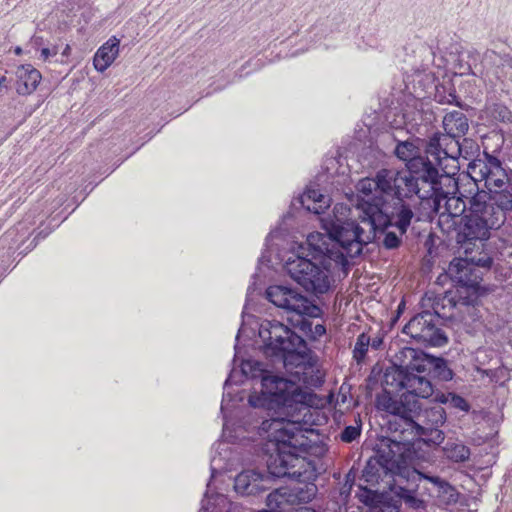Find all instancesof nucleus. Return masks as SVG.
Masks as SVG:
<instances>
[{
	"label": "nucleus",
	"instance_id": "nucleus-15",
	"mask_svg": "<svg viewBox=\"0 0 512 512\" xmlns=\"http://www.w3.org/2000/svg\"><path fill=\"white\" fill-rule=\"evenodd\" d=\"M438 178L434 179L433 194L428 198H420L429 209L436 213L448 214L452 217L462 215L466 209V203L463 199L456 196L448 197L441 189Z\"/></svg>",
	"mask_w": 512,
	"mask_h": 512
},
{
	"label": "nucleus",
	"instance_id": "nucleus-33",
	"mask_svg": "<svg viewBox=\"0 0 512 512\" xmlns=\"http://www.w3.org/2000/svg\"><path fill=\"white\" fill-rule=\"evenodd\" d=\"M449 400H450V405L454 408H458L462 411H468L469 410V404L467 403V401L457 395V394H454V393H449Z\"/></svg>",
	"mask_w": 512,
	"mask_h": 512
},
{
	"label": "nucleus",
	"instance_id": "nucleus-18",
	"mask_svg": "<svg viewBox=\"0 0 512 512\" xmlns=\"http://www.w3.org/2000/svg\"><path fill=\"white\" fill-rule=\"evenodd\" d=\"M406 445L398 440L387 438L382 440L378 456L379 463L389 471L398 469L404 462Z\"/></svg>",
	"mask_w": 512,
	"mask_h": 512
},
{
	"label": "nucleus",
	"instance_id": "nucleus-9",
	"mask_svg": "<svg viewBox=\"0 0 512 512\" xmlns=\"http://www.w3.org/2000/svg\"><path fill=\"white\" fill-rule=\"evenodd\" d=\"M266 298L275 306L301 316L319 317L321 310L297 290L273 285L267 288Z\"/></svg>",
	"mask_w": 512,
	"mask_h": 512
},
{
	"label": "nucleus",
	"instance_id": "nucleus-22",
	"mask_svg": "<svg viewBox=\"0 0 512 512\" xmlns=\"http://www.w3.org/2000/svg\"><path fill=\"white\" fill-rule=\"evenodd\" d=\"M443 127L446 133L458 139L467 133L469 129L468 119L463 113L453 111L444 116Z\"/></svg>",
	"mask_w": 512,
	"mask_h": 512
},
{
	"label": "nucleus",
	"instance_id": "nucleus-40",
	"mask_svg": "<svg viewBox=\"0 0 512 512\" xmlns=\"http://www.w3.org/2000/svg\"><path fill=\"white\" fill-rule=\"evenodd\" d=\"M455 100H456V96L454 94L450 93L448 98L445 101L443 99H439L438 101L440 103L452 104V103H454Z\"/></svg>",
	"mask_w": 512,
	"mask_h": 512
},
{
	"label": "nucleus",
	"instance_id": "nucleus-25",
	"mask_svg": "<svg viewBox=\"0 0 512 512\" xmlns=\"http://www.w3.org/2000/svg\"><path fill=\"white\" fill-rule=\"evenodd\" d=\"M445 456L454 462H465L470 458V449L460 442L449 441L443 448Z\"/></svg>",
	"mask_w": 512,
	"mask_h": 512
},
{
	"label": "nucleus",
	"instance_id": "nucleus-29",
	"mask_svg": "<svg viewBox=\"0 0 512 512\" xmlns=\"http://www.w3.org/2000/svg\"><path fill=\"white\" fill-rule=\"evenodd\" d=\"M433 374L442 381H449L453 378V372L443 359H436L433 364Z\"/></svg>",
	"mask_w": 512,
	"mask_h": 512
},
{
	"label": "nucleus",
	"instance_id": "nucleus-23",
	"mask_svg": "<svg viewBox=\"0 0 512 512\" xmlns=\"http://www.w3.org/2000/svg\"><path fill=\"white\" fill-rule=\"evenodd\" d=\"M488 194L490 196V203L497 210L496 218L500 219L501 216L505 221L507 212L512 210V192L509 190V187H505L502 190H493Z\"/></svg>",
	"mask_w": 512,
	"mask_h": 512
},
{
	"label": "nucleus",
	"instance_id": "nucleus-26",
	"mask_svg": "<svg viewBox=\"0 0 512 512\" xmlns=\"http://www.w3.org/2000/svg\"><path fill=\"white\" fill-rule=\"evenodd\" d=\"M288 502L289 494L287 490L276 489L267 496L266 505L268 510H261V512H281Z\"/></svg>",
	"mask_w": 512,
	"mask_h": 512
},
{
	"label": "nucleus",
	"instance_id": "nucleus-17",
	"mask_svg": "<svg viewBox=\"0 0 512 512\" xmlns=\"http://www.w3.org/2000/svg\"><path fill=\"white\" fill-rule=\"evenodd\" d=\"M407 426L417 429L420 435H427L429 430L439 428L446 421L445 410L441 406H434L421 412L418 410L413 421L401 419Z\"/></svg>",
	"mask_w": 512,
	"mask_h": 512
},
{
	"label": "nucleus",
	"instance_id": "nucleus-39",
	"mask_svg": "<svg viewBox=\"0 0 512 512\" xmlns=\"http://www.w3.org/2000/svg\"><path fill=\"white\" fill-rule=\"evenodd\" d=\"M56 53H57L56 51L51 53V51L48 48H43L41 50V58L43 60H47L51 55H56Z\"/></svg>",
	"mask_w": 512,
	"mask_h": 512
},
{
	"label": "nucleus",
	"instance_id": "nucleus-36",
	"mask_svg": "<svg viewBox=\"0 0 512 512\" xmlns=\"http://www.w3.org/2000/svg\"><path fill=\"white\" fill-rule=\"evenodd\" d=\"M326 333V328L322 324H315L313 325V329L311 330V336L310 338L312 340H317L320 337H322Z\"/></svg>",
	"mask_w": 512,
	"mask_h": 512
},
{
	"label": "nucleus",
	"instance_id": "nucleus-20",
	"mask_svg": "<svg viewBox=\"0 0 512 512\" xmlns=\"http://www.w3.org/2000/svg\"><path fill=\"white\" fill-rule=\"evenodd\" d=\"M120 39L116 36L110 37L98 48L93 58V66L103 73L107 70L119 55Z\"/></svg>",
	"mask_w": 512,
	"mask_h": 512
},
{
	"label": "nucleus",
	"instance_id": "nucleus-3",
	"mask_svg": "<svg viewBox=\"0 0 512 512\" xmlns=\"http://www.w3.org/2000/svg\"><path fill=\"white\" fill-rule=\"evenodd\" d=\"M321 222L326 233H310L306 246L300 245L297 253L284 266L294 281L315 294H323L330 289L333 264L344 266L348 257L357 256L348 254L347 245L340 239L341 233L346 230L342 217L328 216Z\"/></svg>",
	"mask_w": 512,
	"mask_h": 512
},
{
	"label": "nucleus",
	"instance_id": "nucleus-19",
	"mask_svg": "<svg viewBox=\"0 0 512 512\" xmlns=\"http://www.w3.org/2000/svg\"><path fill=\"white\" fill-rule=\"evenodd\" d=\"M16 92L19 95L32 94L41 81L40 72L30 64L21 65L16 72Z\"/></svg>",
	"mask_w": 512,
	"mask_h": 512
},
{
	"label": "nucleus",
	"instance_id": "nucleus-43",
	"mask_svg": "<svg viewBox=\"0 0 512 512\" xmlns=\"http://www.w3.org/2000/svg\"><path fill=\"white\" fill-rule=\"evenodd\" d=\"M297 512H315L314 510L310 509V508H302L300 509L299 511Z\"/></svg>",
	"mask_w": 512,
	"mask_h": 512
},
{
	"label": "nucleus",
	"instance_id": "nucleus-41",
	"mask_svg": "<svg viewBox=\"0 0 512 512\" xmlns=\"http://www.w3.org/2000/svg\"><path fill=\"white\" fill-rule=\"evenodd\" d=\"M370 344H371L372 348L378 349L382 344V339L378 338V337L374 338Z\"/></svg>",
	"mask_w": 512,
	"mask_h": 512
},
{
	"label": "nucleus",
	"instance_id": "nucleus-45",
	"mask_svg": "<svg viewBox=\"0 0 512 512\" xmlns=\"http://www.w3.org/2000/svg\"><path fill=\"white\" fill-rule=\"evenodd\" d=\"M0 80H1V84H2L6 81V77H2V78H0Z\"/></svg>",
	"mask_w": 512,
	"mask_h": 512
},
{
	"label": "nucleus",
	"instance_id": "nucleus-42",
	"mask_svg": "<svg viewBox=\"0 0 512 512\" xmlns=\"http://www.w3.org/2000/svg\"><path fill=\"white\" fill-rule=\"evenodd\" d=\"M308 492L311 494V495H314L315 492H316V487L314 485H312L311 487H308Z\"/></svg>",
	"mask_w": 512,
	"mask_h": 512
},
{
	"label": "nucleus",
	"instance_id": "nucleus-12",
	"mask_svg": "<svg viewBox=\"0 0 512 512\" xmlns=\"http://www.w3.org/2000/svg\"><path fill=\"white\" fill-rule=\"evenodd\" d=\"M420 149L414 141L399 142L395 148L396 156L403 161L407 162L406 171L419 176L423 180L434 183V179L439 176L437 168L434 166L432 160L425 159L419 156Z\"/></svg>",
	"mask_w": 512,
	"mask_h": 512
},
{
	"label": "nucleus",
	"instance_id": "nucleus-4",
	"mask_svg": "<svg viewBox=\"0 0 512 512\" xmlns=\"http://www.w3.org/2000/svg\"><path fill=\"white\" fill-rule=\"evenodd\" d=\"M401 355L410 359V362L401 364L394 373H386L385 382L387 385H393L395 381V388L404 389L405 392L399 399L385 392L378 397L377 406L400 419L413 421L420 409L417 398L432 396L433 386L425 376L420 375L426 371V366L415 349L406 347L401 351Z\"/></svg>",
	"mask_w": 512,
	"mask_h": 512
},
{
	"label": "nucleus",
	"instance_id": "nucleus-1",
	"mask_svg": "<svg viewBox=\"0 0 512 512\" xmlns=\"http://www.w3.org/2000/svg\"><path fill=\"white\" fill-rule=\"evenodd\" d=\"M356 189V210L362 225L346 219L350 212L347 206L336 204L333 209L334 215L343 218V228L346 230L341 233L340 239L347 245L345 247L350 255H359L363 246L372 242L377 232H383L390 224L385 196L402 199L416 195L420 199L428 198L434 193L431 182L404 169L395 168H383L377 171L374 178L359 180Z\"/></svg>",
	"mask_w": 512,
	"mask_h": 512
},
{
	"label": "nucleus",
	"instance_id": "nucleus-47",
	"mask_svg": "<svg viewBox=\"0 0 512 512\" xmlns=\"http://www.w3.org/2000/svg\"><path fill=\"white\" fill-rule=\"evenodd\" d=\"M259 512H261V511H259Z\"/></svg>",
	"mask_w": 512,
	"mask_h": 512
},
{
	"label": "nucleus",
	"instance_id": "nucleus-35",
	"mask_svg": "<svg viewBox=\"0 0 512 512\" xmlns=\"http://www.w3.org/2000/svg\"><path fill=\"white\" fill-rule=\"evenodd\" d=\"M426 436L429 437V440L435 444H440L444 440V433L438 428L429 430Z\"/></svg>",
	"mask_w": 512,
	"mask_h": 512
},
{
	"label": "nucleus",
	"instance_id": "nucleus-11",
	"mask_svg": "<svg viewBox=\"0 0 512 512\" xmlns=\"http://www.w3.org/2000/svg\"><path fill=\"white\" fill-rule=\"evenodd\" d=\"M438 318L429 311L414 316L403 328V333L417 341L433 346L447 343V337L436 326Z\"/></svg>",
	"mask_w": 512,
	"mask_h": 512
},
{
	"label": "nucleus",
	"instance_id": "nucleus-27",
	"mask_svg": "<svg viewBox=\"0 0 512 512\" xmlns=\"http://www.w3.org/2000/svg\"><path fill=\"white\" fill-rule=\"evenodd\" d=\"M231 503L226 496L216 494L210 499L203 501L200 512H231Z\"/></svg>",
	"mask_w": 512,
	"mask_h": 512
},
{
	"label": "nucleus",
	"instance_id": "nucleus-44",
	"mask_svg": "<svg viewBox=\"0 0 512 512\" xmlns=\"http://www.w3.org/2000/svg\"><path fill=\"white\" fill-rule=\"evenodd\" d=\"M15 54H16V55H20V54H22V49H21L20 47H16V48H15Z\"/></svg>",
	"mask_w": 512,
	"mask_h": 512
},
{
	"label": "nucleus",
	"instance_id": "nucleus-13",
	"mask_svg": "<svg viewBox=\"0 0 512 512\" xmlns=\"http://www.w3.org/2000/svg\"><path fill=\"white\" fill-rule=\"evenodd\" d=\"M426 153L433 158L436 165L443 168V161H457L461 153L459 141L448 133H435L429 138L426 145Z\"/></svg>",
	"mask_w": 512,
	"mask_h": 512
},
{
	"label": "nucleus",
	"instance_id": "nucleus-5",
	"mask_svg": "<svg viewBox=\"0 0 512 512\" xmlns=\"http://www.w3.org/2000/svg\"><path fill=\"white\" fill-rule=\"evenodd\" d=\"M241 371L246 377L261 378V393H252L249 395L248 402L252 407L260 408L267 407L268 409H276L277 417L266 420L262 423V430L267 433L268 441L270 440V431L267 428L273 421H289L295 420L293 415H290L289 409L294 410L298 408L296 405L295 396H318L317 394L300 389L294 381L287 380L286 378L268 374L264 371L262 364L258 361L247 360L242 362ZM293 411H291L292 413Z\"/></svg>",
	"mask_w": 512,
	"mask_h": 512
},
{
	"label": "nucleus",
	"instance_id": "nucleus-30",
	"mask_svg": "<svg viewBox=\"0 0 512 512\" xmlns=\"http://www.w3.org/2000/svg\"><path fill=\"white\" fill-rule=\"evenodd\" d=\"M370 345V337L365 333H362L358 336L357 341L355 343V347L353 350L354 358L358 361L363 359L368 351V347Z\"/></svg>",
	"mask_w": 512,
	"mask_h": 512
},
{
	"label": "nucleus",
	"instance_id": "nucleus-37",
	"mask_svg": "<svg viewBox=\"0 0 512 512\" xmlns=\"http://www.w3.org/2000/svg\"><path fill=\"white\" fill-rule=\"evenodd\" d=\"M301 330L308 336H311V330L313 329V323L310 320L302 319L300 321Z\"/></svg>",
	"mask_w": 512,
	"mask_h": 512
},
{
	"label": "nucleus",
	"instance_id": "nucleus-6",
	"mask_svg": "<svg viewBox=\"0 0 512 512\" xmlns=\"http://www.w3.org/2000/svg\"><path fill=\"white\" fill-rule=\"evenodd\" d=\"M490 196L486 191H479L469 199L468 214L463 219V224L458 233V243L482 242L490 237V231L501 227L505 222L500 216L497 219V210L489 201Z\"/></svg>",
	"mask_w": 512,
	"mask_h": 512
},
{
	"label": "nucleus",
	"instance_id": "nucleus-21",
	"mask_svg": "<svg viewBox=\"0 0 512 512\" xmlns=\"http://www.w3.org/2000/svg\"><path fill=\"white\" fill-rule=\"evenodd\" d=\"M299 202L307 211L322 213L330 205L329 197L316 189L308 188L299 198Z\"/></svg>",
	"mask_w": 512,
	"mask_h": 512
},
{
	"label": "nucleus",
	"instance_id": "nucleus-16",
	"mask_svg": "<svg viewBox=\"0 0 512 512\" xmlns=\"http://www.w3.org/2000/svg\"><path fill=\"white\" fill-rule=\"evenodd\" d=\"M302 356L303 361L294 360L290 368H285L292 375L291 380L311 387H320L324 382V373L312 362L309 350L302 353ZM295 384L302 389L297 383Z\"/></svg>",
	"mask_w": 512,
	"mask_h": 512
},
{
	"label": "nucleus",
	"instance_id": "nucleus-7",
	"mask_svg": "<svg viewBox=\"0 0 512 512\" xmlns=\"http://www.w3.org/2000/svg\"><path fill=\"white\" fill-rule=\"evenodd\" d=\"M259 337L264 344V353L281 358L285 368H290L294 360L303 361L302 353L308 351L303 338L278 321H264Z\"/></svg>",
	"mask_w": 512,
	"mask_h": 512
},
{
	"label": "nucleus",
	"instance_id": "nucleus-8",
	"mask_svg": "<svg viewBox=\"0 0 512 512\" xmlns=\"http://www.w3.org/2000/svg\"><path fill=\"white\" fill-rule=\"evenodd\" d=\"M460 244L465 251L466 257L454 259L448 267V274L452 281L461 285L460 289H458L459 299L455 305L465 306L470 310L477 300L476 292L481 281V275L479 270L473 267L468 259L472 243L462 242Z\"/></svg>",
	"mask_w": 512,
	"mask_h": 512
},
{
	"label": "nucleus",
	"instance_id": "nucleus-32",
	"mask_svg": "<svg viewBox=\"0 0 512 512\" xmlns=\"http://www.w3.org/2000/svg\"><path fill=\"white\" fill-rule=\"evenodd\" d=\"M468 259L470 260V263L473 267H483V268H489L492 264V259L487 255H480L479 257L476 256H468Z\"/></svg>",
	"mask_w": 512,
	"mask_h": 512
},
{
	"label": "nucleus",
	"instance_id": "nucleus-34",
	"mask_svg": "<svg viewBox=\"0 0 512 512\" xmlns=\"http://www.w3.org/2000/svg\"><path fill=\"white\" fill-rule=\"evenodd\" d=\"M400 243L399 238L395 233L389 232L385 235L383 244L386 248L393 249L396 248Z\"/></svg>",
	"mask_w": 512,
	"mask_h": 512
},
{
	"label": "nucleus",
	"instance_id": "nucleus-24",
	"mask_svg": "<svg viewBox=\"0 0 512 512\" xmlns=\"http://www.w3.org/2000/svg\"><path fill=\"white\" fill-rule=\"evenodd\" d=\"M426 479L438 487V498L441 503L447 506L457 503L459 494L448 482L437 476H426Z\"/></svg>",
	"mask_w": 512,
	"mask_h": 512
},
{
	"label": "nucleus",
	"instance_id": "nucleus-14",
	"mask_svg": "<svg viewBox=\"0 0 512 512\" xmlns=\"http://www.w3.org/2000/svg\"><path fill=\"white\" fill-rule=\"evenodd\" d=\"M274 477L270 469L261 472L257 469H247L239 473L234 480V489L241 495H257L268 490L272 486Z\"/></svg>",
	"mask_w": 512,
	"mask_h": 512
},
{
	"label": "nucleus",
	"instance_id": "nucleus-2",
	"mask_svg": "<svg viewBox=\"0 0 512 512\" xmlns=\"http://www.w3.org/2000/svg\"><path fill=\"white\" fill-rule=\"evenodd\" d=\"M298 405L290 415L295 420L273 421L267 425L270 431L269 442L274 446L275 455H271L268 468L274 477H285L298 481H310L316 477L315 465L307 460L304 454L311 447L315 430L311 428L314 423L311 408L323 406L324 400L320 396L296 395ZM289 411H292L291 408Z\"/></svg>",
	"mask_w": 512,
	"mask_h": 512
},
{
	"label": "nucleus",
	"instance_id": "nucleus-28",
	"mask_svg": "<svg viewBox=\"0 0 512 512\" xmlns=\"http://www.w3.org/2000/svg\"><path fill=\"white\" fill-rule=\"evenodd\" d=\"M413 218V212L410 207L406 204H401L399 210L397 212V221L396 226L401 231V234H404L409 227L411 220Z\"/></svg>",
	"mask_w": 512,
	"mask_h": 512
},
{
	"label": "nucleus",
	"instance_id": "nucleus-38",
	"mask_svg": "<svg viewBox=\"0 0 512 512\" xmlns=\"http://www.w3.org/2000/svg\"><path fill=\"white\" fill-rule=\"evenodd\" d=\"M449 393H440L437 394L435 400L441 404H450Z\"/></svg>",
	"mask_w": 512,
	"mask_h": 512
},
{
	"label": "nucleus",
	"instance_id": "nucleus-10",
	"mask_svg": "<svg viewBox=\"0 0 512 512\" xmlns=\"http://www.w3.org/2000/svg\"><path fill=\"white\" fill-rule=\"evenodd\" d=\"M469 171L475 181H484L490 192L512 187V178L502 167L500 160L494 156L486 155L485 160L474 161L469 165Z\"/></svg>",
	"mask_w": 512,
	"mask_h": 512
},
{
	"label": "nucleus",
	"instance_id": "nucleus-31",
	"mask_svg": "<svg viewBox=\"0 0 512 512\" xmlns=\"http://www.w3.org/2000/svg\"><path fill=\"white\" fill-rule=\"evenodd\" d=\"M361 424L360 421L354 426H347L341 433L340 438L345 443H350L360 436Z\"/></svg>",
	"mask_w": 512,
	"mask_h": 512
},
{
	"label": "nucleus",
	"instance_id": "nucleus-46",
	"mask_svg": "<svg viewBox=\"0 0 512 512\" xmlns=\"http://www.w3.org/2000/svg\"><path fill=\"white\" fill-rule=\"evenodd\" d=\"M229 382H230V378L226 380L225 385H228Z\"/></svg>",
	"mask_w": 512,
	"mask_h": 512
}]
</instances>
